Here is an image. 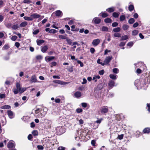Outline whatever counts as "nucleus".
I'll list each match as a JSON object with an SVG mask.
<instances>
[{
  "label": "nucleus",
  "mask_w": 150,
  "mask_h": 150,
  "mask_svg": "<svg viewBox=\"0 0 150 150\" xmlns=\"http://www.w3.org/2000/svg\"><path fill=\"white\" fill-rule=\"evenodd\" d=\"M65 131V129L63 126H59L56 129V132L57 134L60 135L64 133Z\"/></svg>",
  "instance_id": "1"
},
{
  "label": "nucleus",
  "mask_w": 150,
  "mask_h": 150,
  "mask_svg": "<svg viewBox=\"0 0 150 150\" xmlns=\"http://www.w3.org/2000/svg\"><path fill=\"white\" fill-rule=\"evenodd\" d=\"M42 110H40V113L38 115L41 118H42V117H44V116H45V115L46 114V112L45 113L44 112L43 114H42Z\"/></svg>",
  "instance_id": "25"
},
{
  "label": "nucleus",
  "mask_w": 150,
  "mask_h": 150,
  "mask_svg": "<svg viewBox=\"0 0 150 150\" xmlns=\"http://www.w3.org/2000/svg\"><path fill=\"white\" fill-rule=\"evenodd\" d=\"M32 134L34 136H37L38 135V132L37 130H34L32 131Z\"/></svg>",
  "instance_id": "28"
},
{
  "label": "nucleus",
  "mask_w": 150,
  "mask_h": 150,
  "mask_svg": "<svg viewBox=\"0 0 150 150\" xmlns=\"http://www.w3.org/2000/svg\"><path fill=\"white\" fill-rule=\"evenodd\" d=\"M28 24V22L26 21H24L21 23L20 24V26L21 27H23L25 26Z\"/></svg>",
  "instance_id": "19"
},
{
  "label": "nucleus",
  "mask_w": 150,
  "mask_h": 150,
  "mask_svg": "<svg viewBox=\"0 0 150 150\" xmlns=\"http://www.w3.org/2000/svg\"><path fill=\"white\" fill-rule=\"evenodd\" d=\"M101 20L98 17H96L94 18L92 21V23L96 24H98L100 23Z\"/></svg>",
  "instance_id": "5"
},
{
  "label": "nucleus",
  "mask_w": 150,
  "mask_h": 150,
  "mask_svg": "<svg viewBox=\"0 0 150 150\" xmlns=\"http://www.w3.org/2000/svg\"><path fill=\"white\" fill-rule=\"evenodd\" d=\"M100 111L102 114H105L108 112V109L107 106H105L100 108Z\"/></svg>",
  "instance_id": "3"
},
{
  "label": "nucleus",
  "mask_w": 150,
  "mask_h": 150,
  "mask_svg": "<svg viewBox=\"0 0 150 150\" xmlns=\"http://www.w3.org/2000/svg\"><path fill=\"white\" fill-rule=\"evenodd\" d=\"M49 32L50 33H55L57 32V31L55 29H51L50 30Z\"/></svg>",
  "instance_id": "38"
},
{
  "label": "nucleus",
  "mask_w": 150,
  "mask_h": 150,
  "mask_svg": "<svg viewBox=\"0 0 150 150\" xmlns=\"http://www.w3.org/2000/svg\"><path fill=\"white\" fill-rule=\"evenodd\" d=\"M54 58L55 57L54 56H46L45 57V59L46 62H50L54 59Z\"/></svg>",
  "instance_id": "9"
},
{
  "label": "nucleus",
  "mask_w": 150,
  "mask_h": 150,
  "mask_svg": "<svg viewBox=\"0 0 150 150\" xmlns=\"http://www.w3.org/2000/svg\"><path fill=\"white\" fill-rule=\"evenodd\" d=\"M39 32V30L38 29L33 30V34L34 35H35L38 34Z\"/></svg>",
  "instance_id": "44"
},
{
  "label": "nucleus",
  "mask_w": 150,
  "mask_h": 150,
  "mask_svg": "<svg viewBox=\"0 0 150 150\" xmlns=\"http://www.w3.org/2000/svg\"><path fill=\"white\" fill-rule=\"evenodd\" d=\"M6 25L7 28H9L11 27L12 25V24L11 23H10L6 24Z\"/></svg>",
  "instance_id": "52"
},
{
  "label": "nucleus",
  "mask_w": 150,
  "mask_h": 150,
  "mask_svg": "<svg viewBox=\"0 0 150 150\" xmlns=\"http://www.w3.org/2000/svg\"><path fill=\"white\" fill-rule=\"evenodd\" d=\"M124 135L123 134L118 135L117 138L120 140L122 139Z\"/></svg>",
  "instance_id": "46"
},
{
  "label": "nucleus",
  "mask_w": 150,
  "mask_h": 150,
  "mask_svg": "<svg viewBox=\"0 0 150 150\" xmlns=\"http://www.w3.org/2000/svg\"><path fill=\"white\" fill-rule=\"evenodd\" d=\"M134 8V6L132 5H130L128 7L129 10L131 11L133 10Z\"/></svg>",
  "instance_id": "33"
},
{
  "label": "nucleus",
  "mask_w": 150,
  "mask_h": 150,
  "mask_svg": "<svg viewBox=\"0 0 150 150\" xmlns=\"http://www.w3.org/2000/svg\"><path fill=\"white\" fill-rule=\"evenodd\" d=\"M7 113L9 117L12 119L14 117V114L13 112L10 110H9L7 111Z\"/></svg>",
  "instance_id": "7"
},
{
  "label": "nucleus",
  "mask_w": 150,
  "mask_h": 150,
  "mask_svg": "<svg viewBox=\"0 0 150 150\" xmlns=\"http://www.w3.org/2000/svg\"><path fill=\"white\" fill-rule=\"evenodd\" d=\"M13 142H14L10 141L8 142L7 144V147L8 148H11L15 146V144Z\"/></svg>",
  "instance_id": "8"
},
{
  "label": "nucleus",
  "mask_w": 150,
  "mask_h": 150,
  "mask_svg": "<svg viewBox=\"0 0 150 150\" xmlns=\"http://www.w3.org/2000/svg\"><path fill=\"white\" fill-rule=\"evenodd\" d=\"M45 41L42 40H37V45H38L40 46L41 45L42 43L44 42Z\"/></svg>",
  "instance_id": "17"
},
{
  "label": "nucleus",
  "mask_w": 150,
  "mask_h": 150,
  "mask_svg": "<svg viewBox=\"0 0 150 150\" xmlns=\"http://www.w3.org/2000/svg\"><path fill=\"white\" fill-rule=\"evenodd\" d=\"M90 51L92 54H93L95 52V50L93 48H91L90 49Z\"/></svg>",
  "instance_id": "55"
},
{
  "label": "nucleus",
  "mask_w": 150,
  "mask_h": 150,
  "mask_svg": "<svg viewBox=\"0 0 150 150\" xmlns=\"http://www.w3.org/2000/svg\"><path fill=\"white\" fill-rule=\"evenodd\" d=\"M1 108L2 109H9L11 108V106L8 105H5L1 107Z\"/></svg>",
  "instance_id": "20"
},
{
  "label": "nucleus",
  "mask_w": 150,
  "mask_h": 150,
  "mask_svg": "<svg viewBox=\"0 0 150 150\" xmlns=\"http://www.w3.org/2000/svg\"><path fill=\"white\" fill-rule=\"evenodd\" d=\"M55 15L58 17L62 16V13L60 10H57L55 12Z\"/></svg>",
  "instance_id": "11"
},
{
  "label": "nucleus",
  "mask_w": 150,
  "mask_h": 150,
  "mask_svg": "<svg viewBox=\"0 0 150 150\" xmlns=\"http://www.w3.org/2000/svg\"><path fill=\"white\" fill-rule=\"evenodd\" d=\"M9 48V45L8 44L5 45L2 48L3 50H6Z\"/></svg>",
  "instance_id": "26"
},
{
  "label": "nucleus",
  "mask_w": 150,
  "mask_h": 150,
  "mask_svg": "<svg viewBox=\"0 0 150 150\" xmlns=\"http://www.w3.org/2000/svg\"><path fill=\"white\" fill-rule=\"evenodd\" d=\"M125 19V15H122L121 16L120 18V20L121 21H123Z\"/></svg>",
  "instance_id": "32"
},
{
  "label": "nucleus",
  "mask_w": 150,
  "mask_h": 150,
  "mask_svg": "<svg viewBox=\"0 0 150 150\" xmlns=\"http://www.w3.org/2000/svg\"><path fill=\"white\" fill-rule=\"evenodd\" d=\"M104 22L106 23H111L112 20L110 18H107L104 20Z\"/></svg>",
  "instance_id": "22"
},
{
  "label": "nucleus",
  "mask_w": 150,
  "mask_h": 150,
  "mask_svg": "<svg viewBox=\"0 0 150 150\" xmlns=\"http://www.w3.org/2000/svg\"><path fill=\"white\" fill-rule=\"evenodd\" d=\"M52 65L51 66V67H52L53 66H55L57 64V63L55 62H52L51 63Z\"/></svg>",
  "instance_id": "59"
},
{
  "label": "nucleus",
  "mask_w": 150,
  "mask_h": 150,
  "mask_svg": "<svg viewBox=\"0 0 150 150\" xmlns=\"http://www.w3.org/2000/svg\"><path fill=\"white\" fill-rule=\"evenodd\" d=\"M17 38V36L14 35V36H13L11 37V39L13 41H15L16 40Z\"/></svg>",
  "instance_id": "49"
},
{
  "label": "nucleus",
  "mask_w": 150,
  "mask_h": 150,
  "mask_svg": "<svg viewBox=\"0 0 150 150\" xmlns=\"http://www.w3.org/2000/svg\"><path fill=\"white\" fill-rule=\"evenodd\" d=\"M113 80H116L117 78V76L116 74H110L109 76Z\"/></svg>",
  "instance_id": "15"
},
{
  "label": "nucleus",
  "mask_w": 150,
  "mask_h": 150,
  "mask_svg": "<svg viewBox=\"0 0 150 150\" xmlns=\"http://www.w3.org/2000/svg\"><path fill=\"white\" fill-rule=\"evenodd\" d=\"M54 82L55 83L61 84H63L62 82H63L59 80H55L54 81Z\"/></svg>",
  "instance_id": "41"
},
{
  "label": "nucleus",
  "mask_w": 150,
  "mask_h": 150,
  "mask_svg": "<svg viewBox=\"0 0 150 150\" xmlns=\"http://www.w3.org/2000/svg\"><path fill=\"white\" fill-rule=\"evenodd\" d=\"M110 52L111 51L110 50H108L107 49H106L105 51L104 54L105 55H107L108 52Z\"/></svg>",
  "instance_id": "56"
},
{
  "label": "nucleus",
  "mask_w": 150,
  "mask_h": 150,
  "mask_svg": "<svg viewBox=\"0 0 150 150\" xmlns=\"http://www.w3.org/2000/svg\"><path fill=\"white\" fill-rule=\"evenodd\" d=\"M118 70L117 68H115L113 69L112 71L114 73L117 74L118 73Z\"/></svg>",
  "instance_id": "45"
},
{
  "label": "nucleus",
  "mask_w": 150,
  "mask_h": 150,
  "mask_svg": "<svg viewBox=\"0 0 150 150\" xmlns=\"http://www.w3.org/2000/svg\"><path fill=\"white\" fill-rule=\"evenodd\" d=\"M108 30V28L106 26H103L101 29V30L103 31H107Z\"/></svg>",
  "instance_id": "27"
},
{
  "label": "nucleus",
  "mask_w": 150,
  "mask_h": 150,
  "mask_svg": "<svg viewBox=\"0 0 150 150\" xmlns=\"http://www.w3.org/2000/svg\"><path fill=\"white\" fill-rule=\"evenodd\" d=\"M139 25V23L137 22L135 23L133 25V26L134 28H136Z\"/></svg>",
  "instance_id": "60"
},
{
  "label": "nucleus",
  "mask_w": 150,
  "mask_h": 150,
  "mask_svg": "<svg viewBox=\"0 0 150 150\" xmlns=\"http://www.w3.org/2000/svg\"><path fill=\"white\" fill-rule=\"evenodd\" d=\"M67 70L70 72H72L73 71V69L72 67H71L68 68Z\"/></svg>",
  "instance_id": "62"
},
{
  "label": "nucleus",
  "mask_w": 150,
  "mask_h": 150,
  "mask_svg": "<svg viewBox=\"0 0 150 150\" xmlns=\"http://www.w3.org/2000/svg\"><path fill=\"white\" fill-rule=\"evenodd\" d=\"M129 26L127 25H124L122 26V28L124 30H126L129 28Z\"/></svg>",
  "instance_id": "37"
},
{
  "label": "nucleus",
  "mask_w": 150,
  "mask_h": 150,
  "mask_svg": "<svg viewBox=\"0 0 150 150\" xmlns=\"http://www.w3.org/2000/svg\"><path fill=\"white\" fill-rule=\"evenodd\" d=\"M139 33L137 30H135L133 31L132 32V35H136L138 34Z\"/></svg>",
  "instance_id": "39"
},
{
  "label": "nucleus",
  "mask_w": 150,
  "mask_h": 150,
  "mask_svg": "<svg viewBox=\"0 0 150 150\" xmlns=\"http://www.w3.org/2000/svg\"><path fill=\"white\" fill-rule=\"evenodd\" d=\"M28 139L30 140H32L33 137L31 134H29L28 137Z\"/></svg>",
  "instance_id": "51"
},
{
  "label": "nucleus",
  "mask_w": 150,
  "mask_h": 150,
  "mask_svg": "<svg viewBox=\"0 0 150 150\" xmlns=\"http://www.w3.org/2000/svg\"><path fill=\"white\" fill-rule=\"evenodd\" d=\"M120 27H117L114 28L113 30V31L115 33L118 32L120 31Z\"/></svg>",
  "instance_id": "23"
},
{
  "label": "nucleus",
  "mask_w": 150,
  "mask_h": 150,
  "mask_svg": "<svg viewBox=\"0 0 150 150\" xmlns=\"http://www.w3.org/2000/svg\"><path fill=\"white\" fill-rule=\"evenodd\" d=\"M113 36L115 37H120L121 35L120 33H115L113 34Z\"/></svg>",
  "instance_id": "31"
},
{
  "label": "nucleus",
  "mask_w": 150,
  "mask_h": 150,
  "mask_svg": "<svg viewBox=\"0 0 150 150\" xmlns=\"http://www.w3.org/2000/svg\"><path fill=\"white\" fill-rule=\"evenodd\" d=\"M36 58L37 60H41L42 59V57L41 55H38L36 56Z\"/></svg>",
  "instance_id": "43"
},
{
  "label": "nucleus",
  "mask_w": 150,
  "mask_h": 150,
  "mask_svg": "<svg viewBox=\"0 0 150 150\" xmlns=\"http://www.w3.org/2000/svg\"><path fill=\"white\" fill-rule=\"evenodd\" d=\"M37 148L38 149L42 150L44 148L41 145H38L37 146Z\"/></svg>",
  "instance_id": "54"
},
{
  "label": "nucleus",
  "mask_w": 150,
  "mask_h": 150,
  "mask_svg": "<svg viewBox=\"0 0 150 150\" xmlns=\"http://www.w3.org/2000/svg\"><path fill=\"white\" fill-rule=\"evenodd\" d=\"M100 40L99 39H96L93 40L92 44L94 46H97L100 43Z\"/></svg>",
  "instance_id": "4"
},
{
  "label": "nucleus",
  "mask_w": 150,
  "mask_h": 150,
  "mask_svg": "<svg viewBox=\"0 0 150 150\" xmlns=\"http://www.w3.org/2000/svg\"><path fill=\"white\" fill-rule=\"evenodd\" d=\"M146 105L148 108V110L150 112V103L149 104L147 103Z\"/></svg>",
  "instance_id": "63"
},
{
  "label": "nucleus",
  "mask_w": 150,
  "mask_h": 150,
  "mask_svg": "<svg viewBox=\"0 0 150 150\" xmlns=\"http://www.w3.org/2000/svg\"><path fill=\"white\" fill-rule=\"evenodd\" d=\"M82 109L81 108H78L76 109V111L77 113H79L82 112Z\"/></svg>",
  "instance_id": "50"
},
{
  "label": "nucleus",
  "mask_w": 150,
  "mask_h": 150,
  "mask_svg": "<svg viewBox=\"0 0 150 150\" xmlns=\"http://www.w3.org/2000/svg\"><path fill=\"white\" fill-rule=\"evenodd\" d=\"M143 132L144 133L149 134L150 132V128L147 127L144 128Z\"/></svg>",
  "instance_id": "16"
},
{
  "label": "nucleus",
  "mask_w": 150,
  "mask_h": 150,
  "mask_svg": "<svg viewBox=\"0 0 150 150\" xmlns=\"http://www.w3.org/2000/svg\"><path fill=\"white\" fill-rule=\"evenodd\" d=\"M96 144V141L94 140H93L91 141V144L93 146H95Z\"/></svg>",
  "instance_id": "61"
},
{
  "label": "nucleus",
  "mask_w": 150,
  "mask_h": 150,
  "mask_svg": "<svg viewBox=\"0 0 150 150\" xmlns=\"http://www.w3.org/2000/svg\"><path fill=\"white\" fill-rule=\"evenodd\" d=\"M134 22V19L132 18H131L128 21V23L130 24H133Z\"/></svg>",
  "instance_id": "30"
},
{
  "label": "nucleus",
  "mask_w": 150,
  "mask_h": 150,
  "mask_svg": "<svg viewBox=\"0 0 150 150\" xmlns=\"http://www.w3.org/2000/svg\"><path fill=\"white\" fill-rule=\"evenodd\" d=\"M31 83H36L38 82L37 80L35 75H33L31 77V79L30 80Z\"/></svg>",
  "instance_id": "6"
},
{
  "label": "nucleus",
  "mask_w": 150,
  "mask_h": 150,
  "mask_svg": "<svg viewBox=\"0 0 150 150\" xmlns=\"http://www.w3.org/2000/svg\"><path fill=\"white\" fill-rule=\"evenodd\" d=\"M19 28V27L17 24L13 25L12 27V28L14 30H16Z\"/></svg>",
  "instance_id": "42"
},
{
  "label": "nucleus",
  "mask_w": 150,
  "mask_h": 150,
  "mask_svg": "<svg viewBox=\"0 0 150 150\" xmlns=\"http://www.w3.org/2000/svg\"><path fill=\"white\" fill-rule=\"evenodd\" d=\"M112 59V56H108L105 59L103 64H102V66L104 65H107L110 62Z\"/></svg>",
  "instance_id": "2"
},
{
  "label": "nucleus",
  "mask_w": 150,
  "mask_h": 150,
  "mask_svg": "<svg viewBox=\"0 0 150 150\" xmlns=\"http://www.w3.org/2000/svg\"><path fill=\"white\" fill-rule=\"evenodd\" d=\"M24 19L27 21H32L33 20V18L31 16L30 17H28V16H24L23 17Z\"/></svg>",
  "instance_id": "21"
},
{
  "label": "nucleus",
  "mask_w": 150,
  "mask_h": 150,
  "mask_svg": "<svg viewBox=\"0 0 150 150\" xmlns=\"http://www.w3.org/2000/svg\"><path fill=\"white\" fill-rule=\"evenodd\" d=\"M13 91L14 92L15 94H17L18 92H19L18 91V89H17L16 88H14L13 89Z\"/></svg>",
  "instance_id": "35"
},
{
  "label": "nucleus",
  "mask_w": 150,
  "mask_h": 150,
  "mask_svg": "<svg viewBox=\"0 0 150 150\" xmlns=\"http://www.w3.org/2000/svg\"><path fill=\"white\" fill-rule=\"evenodd\" d=\"M128 38V36L127 35H125L121 37V40H124L127 39Z\"/></svg>",
  "instance_id": "34"
},
{
  "label": "nucleus",
  "mask_w": 150,
  "mask_h": 150,
  "mask_svg": "<svg viewBox=\"0 0 150 150\" xmlns=\"http://www.w3.org/2000/svg\"><path fill=\"white\" fill-rule=\"evenodd\" d=\"M118 24L117 23L115 22L113 23L112 24V26L113 27H115L117 26H118Z\"/></svg>",
  "instance_id": "47"
},
{
  "label": "nucleus",
  "mask_w": 150,
  "mask_h": 150,
  "mask_svg": "<svg viewBox=\"0 0 150 150\" xmlns=\"http://www.w3.org/2000/svg\"><path fill=\"white\" fill-rule=\"evenodd\" d=\"M48 49V47L47 45H45L42 47L41 49V51L43 53L45 52Z\"/></svg>",
  "instance_id": "13"
},
{
  "label": "nucleus",
  "mask_w": 150,
  "mask_h": 150,
  "mask_svg": "<svg viewBox=\"0 0 150 150\" xmlns=\"http://www.w3.org/2000/svg\"><path fill=\"white\" fill-rule=\"evenodd\" d=\"M108 16V14L107 13H102V16L103 18H105Z\"/></svg>",
  "instance_id": "58"
},
{
  "label": "nucleus",
  "mask_w": 150,
  "mask_h": 150,
  "mask_svg": "<svg viewBox=\"0 0 150 150\" xmlns=\"http://www.w3.org/2000/svg\"><path fill=\"white\" fill-rule=\"evenodd\" d=\"M104 73V71L103 69H102L99 71V74L100 75H103Z\"/></svg>",
  "instance_id": "48"
},
{
  "label": "nucleus",
  "mask_w": 150,
  "mask_h": 150,
  "mask_svg": "<svg viewBox=\"0 0 150 150\" xmlns=\"http://www.w3.org/2000/svg\"><path fill=\"white\" fill-rule=\"evenodd\" d=\"M125 44V42H121L119 44V46L120 47L123 46Z\"/></svg>",
  "instance_id": "57"
},
{
  "label": "nucleus",
  "mask_w": 150,
  "mask_h": 150,
  "mask_svg": "<svg viewBox=\"0 0 150 150\" xmlns=\"http://www.w3.org/2000/svg\"><path fill=\"white\" fill-rule=\"evenodd\" d=\"M75 97L76 98H80L81 96V93L79 91H76L74 94Z\"/></svg>",
  "instance_id": "10"
},
{
  "label": "nucleus",
  "mask_w": 150,
  "mask_h": 150,
  "mask_svg": "<svg viewBox=\"0 0 150 150\" xmlns=\"http://www.w3.org/2000/svg\"><path fill=\"white\" fill-rule=\"evenodd\" d=\"M66 41L67 42V43L68 44L70 45H71L72 44V40L68 38H67V39Z\"/></svg>",
  "instance_id": "24"
},
{
  "label": "nucleus",
  "mask_w": 150,
  "mask_h": 150,
  "mask_svg": "<svg viewBox=\"0 0 150 150\" xmlns=\"http://www.w3.org/2000/svg\"><path fill=\"white\" fill-rule=\"evenodd\" d=\"M67 35L66 34H65V35H59L58 36L59 38L60 39H66V40L67 39L68 37H67Z\"/></svg>",
  "instance_id": "18"
},
{
  "label": "nucleus",
  "mask_w": 150,
  "mask_h": 150,
  "mask_svg": "<svg viewBox=\"0 0 150 150\" xmlns=\"http://www.w3.org/2000/svg\"><path fill=\"white\" fill-rule=\"evenodd\" d=\"M31 17L33 18H33H39L40 16V15L38 14H32L30 15Z\"/></svg>",
  "instance_id": "12"
},
{
  "label": "nucleus",
  "mask_w": 150,
  "mask_h": 150,
  "mask_svg": "<svg viewBox=\"0 0 150 150\" xmlns=\"http://www.w3.org/2000/svg\"><path fill=\"white\" fill-rule=\"evenodd\" d=\"M120 13H117L115 12H114L112 14V16L115 18H116L118 17Z\"/></svg>",
  "instance_id": "29"
},
{
  "label": "nucleus",
  "mask_w": 150,
  "mask_h": 150,
  "mask_svg": "<svg viewBox=\"0 0 150 150\" xmlns=\"http://www.w3.org/2000/svg\"><path fill=\"white\" fill-rule=\"evenodd\" d=\"M115 82L112 80H110L109 81L108 83L109 86L111 88H112L114 86Z\"/></svg>",
  "instance_id": "14"
},
{
  "label": "nucleus",
  "mask_w": 150,
  "mask_h": 150,
  "mask_svg": "<svg viewBox=\"0 0 150 150\" xmlns=\"http://www.w3.org/2000/svg\"><path fill=\"white\" fill-rule=\"evenodd\" d=\"M16 88L18 89V91H20L21 90V88L20 84L19 83H17L16 84Z\"/></svg>",
  "instance_id": "40"
},
{
  "label": "nucleus",
  "mask_w": 150,
  "mask_h": 150,
  "mask_svg": "<svg viewBox=\"0 0 150 150\" xmlns=\"http://www.w3.org/2000/svg\"><path fill=\"white\" fill-rule=\"evenodd\" d=\"M106 10L109 12L111 13L113 12L114 11V10L113 7H111L107 9Z\"/></svg>",
  "instance_id": "36"
},
{
  "label": "nucleus",
  "mask_w": 150,
  "mask_h": 150,
  "mask_svg": "<svg viewBox=\"0 0 150 150\" xmlns=\"http://www.w3.org/2000/svg\"><path fill=\"white\" fill-rule=\"evenodd\" d=\"M77 62L78 63L80 64V66L81 67H83L84 65L83 63L80 60H77Z\"/></svg>",
  "instance_id": "53"
},
{
  "label": "nucleus",
  "mask_w": 150,
  "mask_h": 150,
  "mask_svg": "<svg viewBox=\"0 0 150 150\" xmlns=\"http://www.w3.org/2000/svg\"><path fill=\"white\" fill-rule=\"evenodd\" d=\"M65 148L62 146H60L58 148V150H64Z\"/></svg>",
  "instance_id": "64"
}]
</instances>
